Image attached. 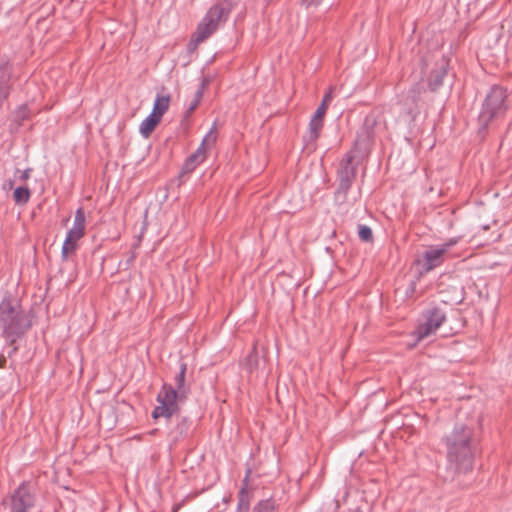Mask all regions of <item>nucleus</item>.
<instances>
[{
  "label": "nucleus",
  "instance_id": "obj_1",
  "mask_svg": "<svg viewBox=\"0 0 512 512\" xmlns=\"http://www.w3.org/2000/svg\"><path fill=\"white\" fill-rule=\"evenodd\" d=\"M448 466L455 474H467L473 470L479 442L474 429L463 423H456L444 436Z\"/></svg>",
  "mask_w": 512,
  "mask_h": 512
},
{
  "label": "nucleus",
  "instance_id": "obj_2",
  "mask_svg": "<svg viewBox=\"0 0 512 512\" xmlns=\"http://www.w3.org/2000/svg\"><path fill=\"white\" fill-rule=\"evenodd\" d=\"M32 321L21 305L10 294H6L0 302V329L1 336L7 341L12 350L9 357L18 351L15 346L31 328Z\"/></svg>",
  "mask_w": 512,
  "mask_h": 512
},
{
  "label": "nucleus",
  "instance_id": "obj_3",
  "mask_svg": "<svg viewBox=\"0 0 512 512\" xmlns=\"http://www.w3.org/2000/svg\"><path fill=\"white\" fill-rule=\"evenodd\" d=\"M187 365L181 363L180 371L175 375V385L164 383L157 395L158 406L152 411V417L158 419L160 417L171 418L178 414L180 407L178 401L186 399L190 392V388L185 385Z\"/></svg>",
  "mask_w": 512,
  "mask_h": 512
},
{
  "label": "nucleus",
  "instance_id": "obj_4",
  "mask_svg": "<svg viewBox=\"0 0 512 512\" xmlns=\"http://www.w3.org/2000/svg\"><path fill=\"white\" fill-rule=\"evenodd\" d=\"M235 5V0H220L212 5L198 24L191 41L199 44L209 38L222 24L227 22Z\"/></svg>",
  "mask_w": 512,
  "mask_h": 512
},
{
  "label": "nucleus",
  "instance_id": "obj_5",
  "mask_svg": "<svg viewBox=\"0 0 512 512\" xmlns=\"http://www.w3.org/2000/svg\"><path fill=\"white\" fill-rule=\"evenodd\" d=\"M507 90L499 85L490 88L478 116V132L484 133L495 121L502 118L508 110Z\"/></svg>",
  "mask_w": 512,
  "mask_h": 512
},
{
  "label": "nucleus",
  "instance_id": "obj_6",
  "mask_svg": "<svg viewBox=\"0 0 512 512\" xmlns=\"http://www.w3.org/2000/svg\"><path fill=\"white\" fill-rule=\"evenodd\" d=\"M354 155L349 152L341 160L337 171L338 187L335 199L343 204L347 201V195L357 175V165L353 164Z\"/></svg>",
  "mask_w": 512,
  "mask_h": 512
},
{
  "label": "nucleus",
  "instance_id": "obj_7",
  "mask_svg": "<svg viewBox=\"0 0 512 512\" xmlns=\"http://www.w3.org/2000/svg\"><path fill=\"white\" fill-rule=\"evenodd\" d=\"M422 316L423 322L419 323L415 330V336L418 341L434 334L446 320V313L440 307L426 309Z\"/></svg>",
  "mask_w": 512,
  "mask_h": 512
},
{
  "label": "nucleus",
  "instance_id": "obj_8",
  "mask_svg": "<svg viewBox=\"0 0 512 512\" xmlns=\"http://www.w3.org/2000/svg\"><path fill=\"white\" fill-rule=\"evenodd\" d=\"M217 140L216 124L214 123L210 131L203 138L200 146L194 153L188 156L182 166L179 177L182 178L186 174L192 173L198 165H200L206 159V145H213Z\"/></svg>",
  "mask_w": 512,
  "mask_h": 512
},
{
  "label": "nucleus",
  "instance_id": "obj_9",
  "mask_svg": "<svg viewBox=\"0 0 512 512\" xmlns=\"http://www.w3.org/2000/svg\"><path fill=\"white\" fill-rule=\"evenodd\" d=\"M36 496L27 482H22L13 492L9 500V512H28L34 507Z\"/></svg>",
  "mask_w": 512,
  "mask_h": 512
},
{
  "label": "nucleus",
  "instance_id": "obj_10",
  "mask_svg": "<svg viewBox=\"0 0 512 512\" xmlns=\"http://www.w3.org/2000/svg\"><path fill=\"white\" fill-rule=\"evenodd\" d=\"M327 109L328 105L321 103L312 116L309 122L308 130L303 136V142L306 147L314 145L319 138L324 125V116L327 112Z\"/></svg>",
  "mask_w": 512,
  "mask_h": 512
},
{
  "label": "nucleus",
  "instance_id": "obj_11",
  "mask_svg": "<svg viewBox=\"0 0 512 512\" xmlns=\"http://www.w3.org/2000/svg\"><path fill=\"white\" fill-rule=\"evenodd\" d=\"M425 88L421 83L414 84L401 100L402 112L413 119L419 114L421 96Z\"/></svg>",
  "mask_w": 512,
  "mask_h": 512
},
{
  "label": "nucleus",
  "instance_id": "obj_12",
  "mask_svg": "<svg viewBox=\"0 0 512 512\" xmlns=\"http://www.w3.org/2000/svg\"><path fill=\"white\" fill-rule=\"evenodd\" d=\"M377 120L374 115H367L363 121L362 126L357 132L354 144L355 147L361 151H366L370 148L375 137V127Z\"/></svg>",
  "mask_w": 512,
  "mask_h": 512
},
{
  "label": "nucleus",
  "instance_id": "obj_13",
  "mask_svg": "<svg viewBox=\"0 0 512 512\" xmlns=\"http://www.w3.org/2000/svg\"><path fill=\"white\" fill-rule=\"evenodd\" d=\"M454 241L444 243L440 246L430 247L423 252V272H430L444 262V255L448 249L454 244Z\"/></svg>",
  "mask_w": 512,
  "mask_h": 512
},
{
  "label": "nucleus",
  "instance_id": "obj_14",
  "mask_svg": "<svg viewBox=\"0 0 512 512\" xmlns=\"http://www.w3.org/2000/svg\"><path fill=\"white\" fill-rule=\"evenodd\" d=\"M13 86V64L8 59L0 61V110L8 100Z\"/></svg>",
  "mask_w": 512,
  "mask_h": 512
},
{
  "label": "nucleus",
  "instance_id": "obj_15",
  "mask_svg": "<svg viewBox=\"0 0 512 512\" xmlns=\"http://www.w3.org/2000/svg\"><path fill=\"white\" fill-rule=\"evenodd\" d=\"M448 72V60L442 57L428 77V86L431 91H436L443 84V79Z\"/></svg>",
  "mask_w": 512,
  "mask_h": 512
},
{
  "label": "nucleus",
  "instance_id": "obj_16",
  "mask_svg": "<svg viewBox=\"0 0 512 512\" xmlns=\"http://www.w3.org/2000/svg\"><path fill=\"white\" fill-rule=\"evenodd\" d=\"M84 231H85V212H84V209L82 207H80L76 210L73 226L67 232V235H70V236L80 240L84 236Z\"/></svg>",
  "mask_w": 512,
  "mask_h": 512
},
{
  "label": "nucleus",
  "instance_id": "obj_17",
  "mask_svg": "<svg viewBox=\"0 0 512 512\" xmlns=\"http://www.w3.org/2000/svg\"><path fill=\"white\" fill-rule=\"evenodd\" d=\"M208 84H209V79L204 77L202 79L201 83L199 84L197 90L195 91L194 97H193L192 101L190 102V104L188 105V107H187V109L185 111V114H184V118L185 119H188L191 116V114L199 106V104L201 102V99L203 97L204 91H205V89H206Z\"/></svg>",
  "mask_w": 512,
  "mask_h": 512
},
{
  "label": "nucleus",
  "instance_id": "obj_18",
  "mask_svg": "<svg viewBox=\"0 0 512 512\" xmlns=\"http://www.w3.org/2000/svg\"><path fill=\"white\" fill-rule=\"evenodd\" d=\"M190 428V421L187 417H179L177 416V423L175 427L170 431V434L173 436V440L177 442L184 436L188 434Z\"/></svg>",
  "mask_w": 512,
  "mask_h": 512
},
{
  "label": "nucleus",
  "instance_id": "obj_19",
  "mask_svg": "<svg viewBox=\"0 0 512 512\" xmlns=\"http://www.w3.org/2000/svg\"><path fill=\"white\" fill-rule=\"evenodd\" d=\"M160 121V117L150 113L140 124L139 130L142 136L149 137Z\"/></svg>",
  "mask_w": 512,
  "mask_h": 512
},
{
  "label": "nucleus",
  "instance_id": "obj_20",
  "mask_svg": "<svg viewBox=\"0 0 512 512\" xmlns=\"http://www.w3.org/2000/svg\"><path fill=\"white\" fill-rule=\"evenodd\" d=\"M169 105H170V96L158 94L154 101V105H153L151 114L162 118V116L168 111Z\"/></svg>",
  "mask_w": 512,
  "mask_h": 512
},
{
  "label": "nucleus",
  "instance_id": "obj_21",
  "mask_svg": "<svg viewBox=\"0 0 512 512\" xmlns=\"http://www.w3.org/2000/svg\"><path fill=\"white\" fill-rule=\"evenodd\" d=\"M252 497V491L245 490V488H240L237 495L238 503L236 512H249Z\"/></svg>",
  "mask_w": 512,
  "mask_h": 512
},
{
  "label": "nucleus",
  "instance_id": "obj_22",
  "mask_svg": "<svg viewBox=\"0 0 512 512\" xmlns=\"http://www.w3.org/2000/svg\"><path fill=\"white\" fill-rule=\"evenodd\" d=\"M78 239L66 235L64 243L62 245L61 257L63 260H67L70 254H73L78 247Z\"/></svg>",
  "mask_w": 512,
  "mask_h": 512
},
{
  "label": "nucleus",
  "instance_id": "obj_23",
  "mask_svg": "<svg viewBox=\"0 0 512 512\" xmlns=\"http://www.w3.org/2000/svg\"><path fill=\"white\" fill-rule=\"evenodd\" d=\"M31 196V192L27 186L17 187L13 192V199L16 204L24 205L26 204Z\"/></svg>",
  "mask_w": 512,
  "mask_h": 512
},
{
  "label": "nucleus",
  "instance_id": "obj_24",
  "mask_svg": "<svg viewBox=\"0 0 512 512\" xmlns=\"http://www.w3.org/2000/svg\"><path fill=\"white\" fill-rule=\"evenodd\" d=\"M275 509V500L273 498H267L258 501L252 508V512H274Z\"/></svg>",
  "mask_w": 512,
  "mask_h": 512
},
{
  "label": "nucleus",
  "instance_id": "obj_25",
  "mask_svg": "<svg viewBox=\"0 0 512 512\" xmlns=\"http://www.w3.org/2000/svg\"><path fill=\"white\" fill-rule=\"evenodd\" d=\"M258 364H259L258 352L256 350V347H253V349L250 351V353L246 357L245 367L250 373H252L254 370H256L258 368Z\"/></svg>",
  "mask_w": 512,
  "mask_h": 512
},
{
  "label": "nucleus",
  "instance_id": "obj_26",
  "mask_svg": "<svg viewBox=\"0 0 512 512\" xmlns=\"http://www.w3.org/2000/svg\"><path fill=\"white\" fill-rule=\"evenodd\" d=\"M358 236L361 241H364V242H372L373 241L372 229L367 225H359L358 226Z\"/></svg>",
  "mask_w": 512,
  "mask_h": 512
},
{
  "label": "nucleus",
  "instance_id": "obj_27",
  "mask_svg": "<svg viewBox=\"0 0 512 512\" xmlns=\"http://www.w3.org/2000/svg\"><path fill=\"white\" fill-rule=\"evenodd\" d=\"M14 114H15L16 120L19 122L25 121V120L29 119V117H30V111L26 104L19 105L15 109Z\"/></svg>",
  "mask_w": 512,
  "mask_h": 512
},
{
  "label": "nucleus",
  "instance_id": "obj_28",
  "mask_svg": "<svg viewBox=\"0 0 512 512\" xmlns=\"http://www.w3.org/2000/svg\"><path fill=\"white\" fill-rule=\"evenodd\" d=\"M31 171V168H27L25 170L17 169L16 173L19 174L18 179L22 182H26L30 178Z\"/></svg>",
  "mask_w": 512,
  "mask_h": 512
},
{
  "label": "nucleus",
  "instance_id": "obj_29",
  "mask_svg": "<svg viewBox=\"0 0 512 512\" xmlns=\"http://www.w3.org/2000/svg\"><path fill=\"white\" fill-rule=\"evenodd\" d=\"M301 4L306 9H309L311 6H318L319 0H301Z\"/></svg>",
  "mask_w": 512,
  "mask_h": 512
},
{
  "label": "nucleus",
  "instance_id": "obj_30",
  "mask_svg": "<svg viewBox=\"0 0 512 512\" xmlns=\"http://www.w3.org/2000/svg\"><path fill=\"white\" fill-rule=\"evenodd\" d=\"M250 469L247 470L246 472V475L244 477V479L242 480V485H241V488H245V490H249L248 489V486H249V477H250Z\"/></svg>",
  "mask_w": 512,
  "mask_h": 512
},
{
  "label": "nucleus",
  "instance_id": "obj_31",
  "mask_svg": "<svg viewBox=\"0 0 512 512\" xmlns=\"http://www.w3.org/2000/svg\"><path fill=\"white\" fill-rule=\"evenodd\" d=\"M331 100V94L330 93H327L324 95L323 99H322V102L321 103H325V104H329Z\"/></svg>",
  "mask_w": 512,
  "mask_h": 512
},
{
  "label": "nucleus",
  "instance_id": "obj_32",
  "mask_svg": "<svg viewBox=\"0 0 512 512\" xmlns=\"http://www.w3.org/2000/svg\"><path fill=\"white\" fill-rule=\"evenodd\" d=\"M349 512H363V510L361 506H356L354 508H350Z\"/></svg>",
  "mask_w": 512,
  "mask_h": 512
},
{
  "label": "nucleus",
  "instance_id": "obj_33",
  "mask_svg": "<svg viewBox=\"0 0 512 512\" xmlns=\"http://www.w3.org/2000/svg\"><path fill=\"white\" fill-rule=\"evenodd\" d=\"M180 506H181L180 504L174 505L172 512H177L179 510Z\"/></svg>",
  "mask_w": 512,
  "mask_h": 512
}]
</instances>
